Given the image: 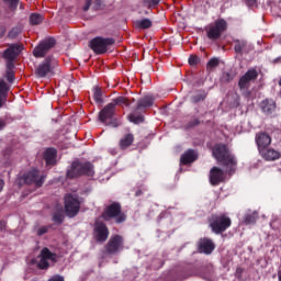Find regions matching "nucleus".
Here are the masks:
<instances>
[{
	"mask_svg": "<svg viewBox=\"0 0 281 281\" xmlns=\"http://www.w3.org/2000/svg\"><path fill=\"white\" fill-rule=\"evenodd\" d=\"M133 142H135V136L133 134H126L120 139L119 146L122 150H126V148L133 146Z\"/></svg>",
	"mask_w": 281,
	"mask_h": 281,
	"instance_id": "obj_22",
	"label": "nucleus"
},
{
	"mask_svg": "<svg viewBox=\"0 0 281 281\" xmlns=\"http://www.w3.org/2000/svg\"><path fill=\"white\" fill-rule=\"evenodd\" d=\"M54 45H56V40H44L42 43H40L38 46L34 48L33 56H35V58H43L47 54V52H49V49L54 47Z\"/></svg>",
	"mask_w": 281,
	"mask_h": 281,
	"instance_id": "obj_9",
	"label": "nucleus"
},
{
	"mask_svg": "<svg viewBox=\"0 0 281 281\" xmlns=\"http://www.w3.org/2000/svg\"><path fill=\"white\" fill-rule=\"evenodd\" d=\"M5 95H8V83L0 79V106H3L5 102Z\"/></svg>",
	"mask_w": 281,
	"mask_h": 281,
	"instance_id": "obj_26",
	"label": "nucleus"
},
{
	"mask_svg": "<svg viewBox=\"0 0 281 281\" xmlns=\"http://www.w3.org/2000/svg\"><path fill=\"white\" fill-rule=\"evenodd\" d=\"M146 106H153V97H145L139 100L138 108H146Z\"/></svg>",
	"mask_w": 281,
	"mask_h": 281,
	"instance_id": "obj_28",
	"label": "nucleus"
},
{
	"mask_svg": "<svg viewBox=\"0 0 281 281\" xmlns=\"http://www.w3.org/2000/svg\"><path fill=\"white\" fill-rule=\"evenodd\" d=\"M254 80H258V70L256 68H251L248 71L245 72L244 76L240 77L238 81V87L240 90L243 89H249L251 87V82Z\"/></svg>",
	"mask_w": 281,
	"mask_h": 281,
	"instance_id": "obj_10",
	"label": "nucleus"
},
{
	"mask_svg": "<svg viewBox=\"0 0 281 281\" xmlns=\"http://www.w3.org/2000/svg\"><path fill=\"white\" fill-rule=\"evenodd\" d=\"M93 177V165L91 162L74 161L70 170L67 172L68 179H77V177Z\"/></svg>",
	"mask_w": 281,
	"mask_h": 281,
	"instance_id": "obj_3",
	"label": "nucleus"
},
{
	"mask_svg": "<svg viewBox=\"0 0 281 281\" xmlns=\"http://www.w3.org/2000/svg\"><path fill=\"white\" fill-rule=\"evenodd\" d=\"M218 63H221V60L216 57L212 58V67H218Z\"/></svg>",
	"mask_w": 281,
	"mask_h": 281,
	"instance_id": "obj_41",
	"label": "nucleus"
},
{
	"mask_svg": "<svg viewBox=\"0 0 281 281\" xmlns=\"http://www.w3.org/2000/svg\"><path fill=\"white\" fill-rule=\"evenodd\" d=\"M207 37L212 38V29H207Z\"/></svg>",
	"mask_w": 281,
	"mask_h": 281,
	"instance_id": "obj_48",
	"label": "nucleus"
},
{
	"mask_svg": "<svg viewBox=\"0 0 281 281\" xmlns=\"http://www.w3.org/2000/svg\"><path fill=\"white\" fill-rule=\"evenodd\" d=\"M259 154L263 159H266V161H276L281 157L280 151L267 147L265 149H261Z\"/></svg>",
	"mask_w": 281,
	"mask_h": 281,
	"instance_id": "obj_19",
	"label": "nucleus"
},
{
	"mask_svg": "<svg viewBox=\"0 0 281 281\" xmlns=\"http://www.w3.org/2000/svg\"><path fill=\"white\" fill-rule=\"evenodd\" d=\"M243 49H245V43L238 42L237 44H235L236 54H243Z\"/></svg>",
	"mask_w": 281,
	"mask_h": 281,
	"instance_id": "obj_37",
	"label": "nucleus"
},
{
	"mask_svg": "<svg viewBox=\"0 0 281 281\" xmlns=\"http://www.w3.org/2000/svg\"><path fill=\"white\" fill-rule=\"evenodd\" d=\"M8 80H9V82H12V80H14V75L13 74H9Z\"/></svg>",
	"mask_w": 281,
	"mask_h": 281,
	"instance_id": "obj_46",
	"label": "nucleus"
},
{
	"mask_svg": "<svg viewBox=\"0 0 281 281\" xmlns=\"http://www.w3.org/2000/svg\"><path fill=\"white\" fill-rule=\"evenodd\" d=\"M44 159L47 166H53V164H56V149L47 148L44 154Z\"/></svg>",
	"mask_w": 281,
	"mask_h": 281,
	"instance_id": "obj_23",
	"label": "nucleus"
},
{
	"mask_svg": "<svg viewBox=\"0 0 281 281\" xmlns=\"http://www.w3.org/2000/svg\"><path fill=\"white\" fill-rule=\"evenodd\" d=\"M5 36V29L3 26H0V38H3Z\"/></svg>",
	"mask_w": 281,
	"mask_h": 281,
	"instance_id": "obj_45",
	"label": "nucleus"
},
{
	"mask_svg": "<svg viewBox=\"0 0 281 281\" xmlns=\"http://www.w3.org/2000/svg\"><path fill=\"white\" fill-rule=\"evenodd\" d=\"M93 98L95 102H102V91L99 88L94 89Z\"/></svg>",
	"mask_w": 281,
	"mask_h": 281,
	"instance_id": "obj_36",
	"label": "nucleus"
},
{
	"mask_svg": "<svg viewBox=\"0 0 281 281\" xmlns=\"http://www.w3.org/2000/svg\"><path fill=\"white\" fill-rule=\"evenodd\" d=\"M207 8H210V4H207Z\"/></svg>",
	"mask_w": 281,
	"mask_h": 281,
	"instance_id": "obj_55",
	"label": "nucleus"
},
{
	"mask_svg": "<svg viewBox=\"0 0 281 281\" xmlns=\"http://www.w3.org/2000/svg\"><path fill=\"white\" fill-rule=\"evenodd\" d=\"M259 215L258 212L246 213L244 216L245 225H256V221H258Z\"/></svg>",
	"mask_w": 281,
	"mask_h": 281,
	"instance_id": "obj_25",
	"label": "nucleus"
},
{
	"mask_svg": "<svg viewBox=\"0 0 281 281\" xmlns=\"http://www.w3.org/2000/svg\"><path fill=\"white\" fill-rule=\"evenodd\" d=\"M232 227V218L225 214L217 215L212 222V232L214 234H223Z\"/></svg>",
	"mask_w": 281,
	"mask_h": 281,
	"instance_id": "obj_5",
	"label": "nucleus"
},
{
	"mask_svg": "<svg viewBox=\"0 0 281 281\" xmlns=\"http://www.w3.org/2000/svg\"><path fill=\"white\" fill-rule=\"evenodd\" d=\"M255 142L258 150H263L265 148H269V146H271V135H269L267 132H259L255 136Z\"/></svg>",
	"mask_w": 281,
	"mask_h": 281,
	"instance_id": "obj_15",
	"label": "nucleus"
},
{
	"mask_svg": "<svg viewBox=\"0 0 281 281\" xmlns=\"http://www.w3.org/2000/svg\"><path fill=\"white\" fill-rule=\"evenodd\" d=\"M113 115H115V104L109 103L100 111L99 120L103 124H106V122L113 120Z\"/></svg>",
	"mask_w": 281,
	"mask_h": 281,
	"instance_id": "obj_16",
	"label": "nucleus"
},
{
	"mask_svg": "<svg viewBox=\"0 0 281 281\" xmlns=\"http://www.w3.org/2000/svg\"><path fill=\"white\" fill-rule=\"evenodd\" d=\"M4 3L11 10H16V8H19V0H4Z\"/></svg>",
	"mask_w": 281,
	"mask_h": 281,
	"instance_id": "obj_32",
	"label": "nucleus"
},
{
	"mask_svg": "<svg viewBox=\"0 0 281 281\" xmlns=\"http://www.w3.org/2000/svg\"><path fill=\"white\" fill-rule=\"evenodd\" d=\"M240 91L246 100H254V94L251 93V90H249V88L243 89Z\"/></svg>",
	"mask_w": 281,
	"mask_h": 281,
	"instance_id": "obj_34",
	"label": "nucleus"
},
{
	"mask_svg": "<svg viewBox=\"0 0 281 281\" xmlns=\"http://www.w3.org/2000/svg\"><path fill=\"white\" fill-rule=\"evenodd\" d=\"M137 26L140 27V30H148V27L153 26V22L149 19H143L137 22Z\"/></svg>",
	"mask_w": 281,
	"mask_h": 281,
	"instance_id": "obj_30",
	"label": "nucleus"
},
{
	"mask_svg": "<svg viewBox=\"0 0 281 281\" xmlns=\"http://www.w3.org/2000/svg\"><path fill=\"white\" fill-rule=\"evenodd\" d=\"M200 254H212V240L202 239L199 244Z\"/></svg>",
	"mask_w": 281,
	"mask_h": 281,
	"instance_id": "obj_24",
	"label": "nucleus"
},
{
	"mask_svg": "<svg viewBox=\"0 0 281 281\" xmlns=\"http://www.w3.org/2000/svg\"><path fill=\"white\" fill-rule=\"evenodd\" d=\"M244 3H246L248 8H254V5L258 3V0H244Z\"/></svg>",
	"mask_w": 281,
	"mask_h": 281,
	"instance_id": "obj_38",
	"label": "nucleus"
},
{
	"mask_svg": "<svg viewBox=\"0 0 281 281\" xmlns=\"http://www.w3.org/2000/svg\"><path fill=\"white\" fill-rule=\"evenodd\" d=\"M58 66V61L56 59L46 58L44 64H41L36 74L40 78H45L47 74H52V70Z\"/></svg>",
	"mask_w": 281,
	"mask_h": 281,
	"instance_id": "obj_11",
	"label": "nucleus"
},
{
	"mask_svg": "<svg viewBox=\"0 0 281 281\" xmlns=\"http://www.w3.org/2000/svg\"><path fill=\"white\" fill-rule=\"evenodd\" d=\"M20 34H21V27L15 26V27H13V29L9 32L8 37H9V38H16V36L20 35Z\"/></svg>",
	"mask_w": 281,
	"mask_h": 281,
	"instance_id": "obj_33",
	"label": "nucleus"
},
{
	"mask_svg": "<svg viewBox=\"0 0 281 281\" xmlns=\"http://www.w3.org/2000/svg\"><path fill=\"white\" fill-rule=\"evenodd\" d=\"M65 212L67 216L74 218L80 212V199L76 193H69L65 196Z\"/></svg>",
	"mask_w": 281,
	"mask_h": 281,
	"instance_id": "obj_4",
	"label": "nucleus"
},
{
	"mask_svg": "<svg viewBox=\"0 0 281 281\" xmlns=\"http://www.w3.org/2000/svg\"><path fill=\"white\" fill-rule=\"evenodd\" d=\"M209 179L212 181V170L210 171Z\"/></svg>",
	"mask_w": 281,
	"mask_h": 281,
	"instance_id": "obj_52",
	"label": "nucleus"
},
{
	"mask_svg": "<svg viewBox=\"0 0 281 281\" xmlns=\"http://www.w3.org/2000/svg\"><path fill=\"white\" fill-rule=\"evenodd\" d=\"M3 126H5V123L0 122V131H1V128H3Z\"/></svg>",
	"mask_w": 281,
	"mask_h": 281,
	"instance_id": "obj_50",
	"label": "nucleus"
},
{
	"mask_svg": "<svg viewBox=\"0 0 281 281\" xmlns=\"http://www.w3.org/2000/svg\"><path fill=\"white\" fill-rule=\"evenodd\" d=\"M225 181V171L218 167L212 168V186H218Z\"/></svg>",
	"mask_w": 281,
	"mask_h": 281,
	"instance_id": "obj_21",
	"label": "nucleus"
},
{
	"mask_svg": "<svg viewBox=\"0 0 281 281\" xmlns=\"http://www.w3.org/2000/svg\"><path fill=\"white\" fill-rule=\"evenodd\" d=\"M278 280L281 281V271L278 272Z\"/></svg>",
	"mask_w": 281,
	"mask_h": 281,
	"instance_id": "obj_51",
	"label": "nucleus"
},
{
	"mask_svg": "<svg viewBox=\"0 0 281 281\" xmlns=\"http://www.w3.org/2000/svg\"><path fill=\"white\" fill-rule=\"evenodd\" d=\"M38 236H43V234H47V226H43L37 231Z\"/></svg>",
	"mask_w": 281,
	"mask_h": 281,
	"instance_id": "obj_40",
	"label": "nucleus"
},
{
	"mask_svg": "<svg viewBox=\"0 0 281 281\" xmlns=\"http://www.w3.org/2000/svg\"><path fill=\"white\" fill-rule=\"evenodd\" d=\"M24 183L34 184L36 188H41L45 183V176H40L38 170L33 169L23 178Z\"/></svg>",
	"mask_w": 281,
	"mask_h": 281,
	"instance_id": "obj_12",
	"label": "nucleus"
},
{
	"mask_svg": "<svg viewBox=\"0 0 281 281\" xmlns=\"http://www.w3.org/2000/svg\"><path fill=\"white\" fill-rule=\"evenodd\" d=\"M101 218H103V221H113L114 218L115 223H124V221H126V214L122 212L120 203L114 202L104 207Z\"/></svg>",
	"mask_w": 281,
	"mask_h": 281,
	"instance_id": "obj_2",
	"label": "nucleus"
},
{
	"mask_svg": "<svg viewBox=\"0 0 281 281\" xmlns=\"http://www.w3.org/2000/svg\"><path fill=\"white\" fill-rule=\"evenodd\" d=\"M3 186H5V182H3L2 179H0V192L3 190Z\"/></svg>",
	"mask_w": 281,
	"mask_h": 281,
	"instance_id": "obj_47",
	"label": "nucleus"
},
{
	"mask_svg": "<svg viewBox=\"0 0 281 281\" xmlns=\"http://www.w3.org/2000/svg\"><path fill=\"white\" fill-rule=\"evenodd\" d=\"M259 106L265 115H273L278 105L273 99H265Z\"/></svg>",
	"mask_w": 281,
	"mask_h": 281,
	"instance_id": "obj_18",
	"label": "nucleus"
},
{
	"mask_svg": "<svg viewBox=\"0 0 281 281\" xmlns=\"http://www.w3.org/2000/svg\"><path fill=\"white\" fill-rule=\"evenodd\" d=\"M122 245H124V239L122 238V236H112L106 245L108 254H117V251L122 249Z\"/></svg>",
	"mask_w": 281,
	"mask_h": 281,
	"instance_id": "obj_14",
	"label": "nucleus"
},
{
	"mask_svg": "<svg viewBox=\"0 0 281 281\" xmlns=\"http://www.w3.org/2000/svg\"><path fill=\"white\" fill-rule=\"evenodd\" d=\"M199 158V154L194 149H188L184 151L180 158V164L188 166V164H193Z\"/></svg>",
	"mask_w": 281,
	"mask_h": 281,
	"instance_id": "obj_20",
	"label": "nucleus"
},
{
	"mask_svg": "<svg viewBox=\"0 0 281 281\" xmlns=\"http://www.w3.org/2000/svg\"><path fill=\"white\" fill-rule=\"evenodd\" d=\"M225 30H227V22L225 20L221 19L215 21L212 26V41H218Z\"/></svg>",
	"mask_w": 281,
	"mask_h": 281,
	"instance_id": "obj_17",
	"label": "nucleus"
},
{
	"mask_svg": "<svg viewBox=\"0 0 281 281\" xmlns=\"http://www.w3.org/2000/svg\"><path fill=\"white\" fill-rule=\"evenodd\" d=\"M115 41L113 38L94 37L90 41V48L94 54H106L109 47L113 45Z\"/></svg>",
	"mask_w": 281,
	"mask_h": 281,
	"instance_id": "obj_6",
	"label": "nucleus"
},
{
	"mask_svg": "<svg viewBox=\"0 0 281 281\" xmlns=\"http://www.w3.org/2000/svg\"><path fill=\"white\" fill-rule=\"evenodd\" d=\"M207 69H212V59L207 61Z\"/></svg>",
	"mask_w": 281,
	"mask_h": 281,
	"instance_id": "obj_49",
	"label": "nucleus"
},
{
	"mask_svg": "<svg viewBox=\"0 0 281 281\" xmlns=\"http://www.w3.org/2000/svg\"><path fill=\"white\" fill-rule=\"evenodd\" d=\"M148 5H157L159 3V0H145Z\"/></svg>",
	"mask_w": 281,
	"mask_h": 281,
	"instance_id": "obj_42",
	"label": "nucleus"
},
{
	"mask_svg": "<svg viewBox=\"0 0 281 281\" xmlns=\"http://www.w3.org/2000/svg\"><path fill=\"white\" fill-rule=\"evenodd\" d=\"M243 273H244V270L243 268H237L236 269V272H235V276L238 280H240V278H243Z\"/></svg>",
	"mask_w": 281,
	"mask_h": 281,
	"instance_id": "obj_39",
	"label": "nucleus"
},
{
	"mask_svg": "<svg viewBox=\"0 0 281 281\" xmlns=\"http://www.w3.org/2000/svg\"><path fill=\"white\" fill-rule=\"evenodd\" d=\"M111 104H114V109H115V106H117V105L119 106H130L131 102L125 97H117L116 99L113 100V102Z\"/></svg>",
	"mask_w": 281,
	"mask_h": 281,
	"instance_id": "obj_27",
	"label": "nucleus"
},
{
	"mask_svg": "<svg viewBox=\"0 0 281 281\" xmlns=\"http://www.w3.org/2000/svg\"><path fill=\"white\" fill-rule=\"evenodd\" d=\"M214 249H215V246H214V244H212V250L214 251Z\"/></svg>",
	"mask_w": 281,
	"mask_h": 281,
	"instance_id": "obj_54",
	"label": "nucleus"
},
{
	"mask_svg": "<svg viewBox=\"0 0 281 281\" xmlns=\"http://www.w3.org/2000/svg\"><path fill=\"white\" fill-rule=\"evenodd\" d=\"M30 22L32 25H38L40 23H43V15L38 13H33L30 16Z\"/></svg>",
	"mask_w": 281,
	"mask_h": 281,
	"instance_id": "obj_29",
	"label": "nucleus"
},
{
	"mask_svg": "<svg viewBox=\"0 0 281 281\" xmlns=\"http://www.w3.org/2000/svg\"><path fill=\"white\" fill-rule=\"evenodd\" d=\"M23 52V45L21 44H11L9 48H7L3 53V58L5 60H9L7 64L8 69H12L14 67V64H12V60L19 56Z\"/></svg>",
	"mask_w": 281,
	"mask_h": 281,
	"instance_id": "obj_7",
	"label": "nucleus"
},
{
	"mask_svg": "<svg viewBox=\"0 0 281 281\" xmlns=\"http://www.w3.org/2000/svg\"><path fill=\"white\" fill-rule=\"evenodd\" d=\"M5 225V222H0V226L3 227Z\"/></svg>",
	"mask_w": 281,
	"mask_h": 281,
	"instance_id": "obj_53",
	"label": "nucleus"
},
{
	"mask_svg": "<svg viewBox=\"0 0 281 281\" xmlns=\"http://www.w3.org/2000/svg\"><path fill=\"white\" fill-rule=\"evenodd\" d=\"M212 155L214 159H216L217 164L228 168V175H234V172H236V166H238V161L236 160V156L232 154V150L227 144H215L212 147Z\"/></svg>",
	"mask_w": 281,
	"mask_h": 281,
	"instance_id": "obj_1",
	"label": "nucleus"
},
{
	"mask_svg": "<svg viewBox=\"0 0 281 281\" xmlns=\"http://www.w3.org/2000/svg\"><path fill=\"white\" fill-rule=\"evenodd\" d=\"M58 255L50 252L48 248H43L40 254L38 269H49V262H56Z\"/></svg>",
	"mask_w": 281,
	"mask_h": 281,
	"instance_id": "obj_8",
	"label": "nucleus"
},
{
	"mask_svg": "<svg viewBox=\"0 0 281 281\" xmlns=\"http://www.w3.org/2000/svg\"><path fill=\"white\" fill-rule=\"evenodd\" d=\"M94 238H97L98 243H104L106 238H109V228L106 224L102 222H97L94 224Z\"/></svg>",
	"mask_w": 281,
	"mask_h": 281,
	"instance_id": "obj_13",
	"label": "nucleus"
},
{
	"mask_svg": "<svg viewBox=\"0 0 281 281\" xmlns=\"http://www.w3.org/2000/svg\"><path fill=\"white\" fill-rule=\"evenodd\" d=\"M198 63H201V58H199V56L196 55H191L189 57V65H191V67L196 66Z\"/></svg>",
	"mask_w": 281,
	"mask_h": 281,
	"instance_id": "obj_35",
	"label": "nucleus"
},
{
	"mask_svg": "<svg viewBox=\"0 0 281 281\" xmlns=\"http://www.w3.org/2000/svg\"><path fill=\"white\" fill-rule=\"evenodd\" d=\"M54 221L55 223H63V215H55Z\"/></svg>",
	"mask_w": 281,
	"mask_h": 281,
	"instance_id": "obj_43",
	"label": "nucleus"
},
{
	"mask_svg": "<svg viewBox=\"0 0 281 281\" xmlns=\"http://www.w3.org/2000/svg\"><path fill=\"white\" fill-rule=\"evenodd\" d=\"M128 120H130V122H133L134 124H142V122H144V116L130 114Z\"/></svg>",
	"mask_w": 281,
	"mask_h": 281,
	"instance_id": "obj_31",
	"label": "nucleus"
},
{
	"mask_svg": "<svg viewBox=\"0 0 281 281\" xmlns=\"http://www.w3.org/2000/svg\"><path fill=\"white\" fill-rule=\"evenodd\" d=\"M89 8H91V0L86 1V5L83 7V11L87 12V10H89Z\"/></svg>",
	"mask_w": 281,
	"mask_h": 281,
	"instance_id": "obj_44",
	"label": "nucleus"
}]
</instances>
